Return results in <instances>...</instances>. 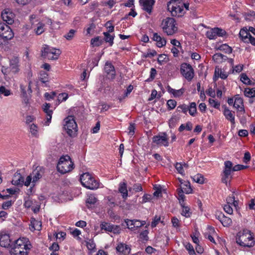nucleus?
Segmentation results:
<instances>
[{
    "mask_svg": "<svg viewBox=\"0 0 255 255\" xmlns=\"http://www.w3.org/2000/svg\"><path fill=\"white\" fill-rule=\"evenodd\" d=\"M236 239L237 243L242 247L251 248L255 245V241L251 231L247 229L238 232Z\"/></svg>",
    "mask_w": 255,
    "mask_h": 255,
    "instance_id": "obj_1",
    "label": "nucleus"
},
{
    "mask_svg": "<svg viewBox=\"0 0 255 255\" xmlns=\"http://www.w3.org/2000/svg\"><path fill=\"white\" fill-rule=\"evenodd\" d=\"M74 165L70 157L66 155L60 158L57 165V169L60 173L64 174L71 171L74 168Z\"/></svg>",
    "mask_w": 255,
    "mask_h": 255,
    "instance_id": "obj_2",
    "label": "nucleus"
},
{
    "mask_svg": "<svg viewBox=\"0 0 255 255\" xmlns=\"http://www.w3.org/2000/svg\"><path fill=\"white\" fill-rule=\"evenodd\" d=\"M80 181L83 186L91 190L96 189L99 186V182L88 172L81 175Z\"/></svg>",
    "mask_w": 255,
    "mask_h": 255,
    "instance_id": "obj_3",
    "label": "nucleus"
},
{
    "mask_svg": "<svg viewBox=\"0 0 255 255\" xmlns=\"http://www.w3.org/2000/svg\"><path fill=\"white\" fill-rule=\"evenodd\" d=\"M65 125L64 128L67 134L71 137H74L77 135V125L75 122L74 116H69L64 119Z\"/></svg>",
    "mask_w": 255,
    "mask_h": 255,
    "instance_id": "obj_4",
    "label": "nucleus"
},
{
    "mask_svg": "<svg viewBox=\"0 0 255 255\" xmlns=\"http://www.w3.org/2000/svg\"><path fill=\"white\" fill-rule=\"evenodd\" d=\"M175 19L172 17H167L163 21V31L166 32L168 35L173 34L177 30V27L175 26Z\"/></svg>",
    "mask_w": 255,
    "mask_h": 255,
    "instance_id": "obj_5",
    "label": "nucleus"
},
{
    "mask_svg": "<svg viewBox=\"0 0 255 255\" xmlns=\"http://www.w3.org/2000/svg\"><path fill=\"white\" fill-rule=\"evenodd\" d=\"M181 73L188 81H191L194 77V70L192 66L186 63L181 64L180 67Z\"/></svg>",
    "mask_w": 255,
    "mask_h": 255,
    "instance_id": "obj_6",
    "label": "nucleus"
},
{
    "mask_svg": "<svg viewBox=\"0 0 255 255\" xmlns=\"http://www.w3.org/2000/svg\"><path fill=\"white\" fill-rule=\"evenodd\" d=\"M171 4H173L171 7H170V9L168 10L171 13L172 16H182L185 12L183 8L182 4V1L181 3L178 2H172Z\"/></svg>",
    "mask_w": 255,
    "mask_h": 255,
    "instance_id": "obj_7",
    "label": "nucleus"
},
{
    "mask_svg": "<svg viewBox=\"0 0 255 255\" xmlns=\"http://www.w3.org/2000/svg\"><path fill=\"white\" fill-rule=\"evenodd\" d=\"M11 240L8 234L3 232L0 233V246L4 248H9L12 245Z\"/></svg>",
    "mask_w": 255,
    "mask_h": 255,
    "instance_id": "obj_8",
    "label": "nucleus"
},
{
    "mask_svg": "<svg viewBox=\"0 0 255 255\" xmlns=\"http://www.w3.org/2000/svg\"><path fill=\"white\" fill-rule=\"evenodd\" d=\"M1 17L7 24H11L14 22V14L9 9H6L1 12Z\"/></svg>",
    "mask_w": 255,
    "mask_h": 255,
    "instance_id": "obj_9",
    "label": "nucleus"
},
{
    "mask_svg": "<svg viewBox=\"0 0 255 255\" xmlns=\"http://www.w3.org/2000/svg\"><path fill=\"white\" fill-rule=\"evenodd\" d=\"M152 139L153 142L157 145H164L165 146L168 145V138L165 133H163L162 135L154 136Z\"/></svg>",
    "mask_w": 255,
    "mask_h": 255,
    "instance_id": "obj_10",
    "label": "nucleus"
},
{
    "mask_svg": "<svg viewBox=\"0 0 255 255\" xmlns=\"http://www.w3.org/2000/svg\"><path fill=\"white\" fill-rule=\"evenodd\" d=\"M44 168L41 166H37L35 170H34L31 174L32 176V183H35L38 179L42 178L44 172Z\"/></svg>",
    "mask_w": 255,
    "mask_h": 255,
    "instance_id": "obj_11",
    "label": "nucleus"
},
{
    "mask_svg": "<svg viewBox=\"0 0 255 255\" xmlns=\"http://www.w3.org/2000/svg\"><path fill=\"white\" fill-rule=\"evenodd\" d=\"M154 2V0H139L140 4L143 6L142 9L149 14H150L152 12Z\"/></svg>",
    "mask_w": 255,
    "mask_h": 255,
    "instance_id": "obj_12",
    "label": "nucleus"
},
{
    "mask_svg": "<svg viewBox=\"0 0 255 255\" xmlns=\"http://www.w3.org/2000/svg\"><path fill=\"white\" fill-rule=\"evenodd\" d=\"M26 238H22V239H19L16 240H15L12 242V244L16 246V247H19L20 248H22L23 249H25V251L29 250L31 247V244H26L27 242Z\"/></svg>",
    "mask_w": 255,
    "mask_h": 255,
    "instance_id": "obj_13",
    "label": "nucleus"
},
{
    "mask_svg": "<svg viewBox=\"0 0 255 255\" xmlns=\"http://www.w3.org/2000/svg\"><path fill=\"white\" fill-rule=\"evenodd\" d=\"M11 255H27V252L25 249L19 247H16L12 244L9 248Z\"/></svg>",
    "mask_w": 255,
    "mask_h": 255,
    "instance_id": "obj_14",
    "label": "nucleus"
},
{
    "mask_svg": "<svg viewBox=\"0 0 255 255\" xmlns=\"http://www.w3.org/2000/svg\"><path fill=\"white\" fill-rule=\"evenodd\" d=\"M105 72L111 76V79H114L116 76L115 67L111 62L107 61L105 65Z\"/></svg>",
    "mask_w": 255,
    "mask_h": 255,
    "instance_id": "obj_15",
    "label": "nucleus"
},
{
    "mask_svg": "<svg viewBox=\"0 0 255 255\" xmlns=\"http://www.w3.org/2000/svg\"><path fill=\"white\" fill-rule=\"evenodd\" d=\"M23 183L24 177L19 173H15L11 183L14 185L22 186Z\"/></svg>",
    "mask_w": 255,
    "mask_h": 255,
    "instance_id": "obj_16",
    "label": "nucleus"
},
{
    "mask_svg": "<svg viewBox=\"0 0 255 255\" xmlns=\"http://www.w3.org/2000/svg\"><path fill=\"white\" fill-rule=\"evenodd\" d=\"M234 107L236 108L239 111L245 113V110L244 107L243 100L242 98L239 97V95H236V97L234 103Z\"/></svg>",
    "mask_w": 255,
    "mask_h": 255,
    "instance_id": "obj_17",
    "label": "nucleus"
},
{
    "mask_svg": "<svg viewBox=\"0 0 255 255\" xmlns=\"http://www.w3.org/2000/svg\"><path fill=\"white\" fill-rule=\"evenodd\" d=\"M117 252L121 254L122 255H127L129 254L130 248L129 247L124 244H120L117 248Z\"/></svg>",
    "mask_w": 255,
    "mask_h": 255,
    "instance_id": "obj_18",
    "label": "nucleus"
},
{
    "mask_svg": "<svg viewBox=\"0 0 255 255\" xmlns=\"http://www.w3.org/2000/svg\"><path fill=\"white\" fill-rule=\"evenodd\" d=\"M13 36L14 33L10 27L7 30H4L3 32L0 33V37L4 41L10 40L13 37Z\"/></svg>",
    "mask_w": 255,
    "mask_h": 255,
    "instance_id": "obj_19",
    "label": "nucleus"
},
{
    "mask_svg": "<svg viewBox=\"0 0 255 255\" xmlns=\"http://www.w3.org/2000/svg\"><path fill=\"white\" fill-rule=\"evenodd\" d=\"M152 39L157 42L156 45L158 47H162L166 45V39L158 35L157 33H154L153 34Z\"/></svg>",
    "mask_w": 255,
    "mask_h": 255,
    "instance_id": "obj_20",
    "label": "nucleus"
},
{
    "mask_svg": "<svg viewBox=\"0 0 255 255\" xmlns=\"http://www.w3.org/2000/svg\"><path fill=\"white\" fill-rule=\"evenodd\" d=\"M223 114L226 119L230 121L232 125H234L235 124V116L233 115L232 111L228 108H225L223 111Z\"/></svg>",
    "mask_w": 255,
    "mask_h": 255,
    "instance_id": "obj_21",
    "label": "nucleus"
},
{
    "mask_svg": "<svg viewBox=\"0 0 255 255\" xmlns=\"http://www.w3.org/2000/svg\"><path fill=\"white\" fill-rule=\"evenodd\" d=\"M250 35L251 34L250 33L249 29L247 27H244L242 28L239 33L240 37L245 43L247 42V40L249 37H250Z\"/></svg>",
    "mask_w": 255,
    "mask_h": 255,
    "instance_id": "obj_22",
    "label": "nucleus"
},
{
    "mask_svg": "<svg viewBox=\"0 0 255 255\" xmlns=\"http://www.w3.org/2000/svg\"><path fill=\"white\" fill-rule=\"evenodd\" d=\"M41 229V222L36 220L34 218H32L31 220V224L30 225V229L31 231L38 230L40 231Z\"/></svg>",
    "mask_w": 255,
    "mask_h": 255,
    "instance_id": "obj_23",
    "label": "nucleus"
},
{
    "mask_svg": "<svg viewBox=\"0 0 255 255\" xmlns=\"http://www.w3.org/2000/svg\"><path fill=\"white\" fill-rule=\"evenodd\" d=\"M52 51L54 50V48L51 47L47 45H45L44 47H43L41 49V57L43 58H46V56L47 55L51 54V53H52Z\"/></svg>",
    "mask_w": 255,
    "mask_h": 255,
    "instance_id": "obj_24",
    "label": "nucleus"
},
{
    "mask_svg": "<svg viewBox=\"0 0 255 255\" xmlns=\"http://www.w3.org/2000/svg\"><path fill=\"white\" fill-rule=\"evenodd\" d=\"M119 191L122 194L124 199H126L128 196V190L127 184L125 182L121 183L119 185Z\"/></svg>",
    "mask_w": 255,
    "mask_h": 255,
    "instance_id": "obj_25",
    "label": "nucleus"
},
{
    "mask_svg": "<svg viewBox=\"0 0 255 255\" xmlns=\"http://www.w3.org/2000/svg\"><path fill=\"white\" fill-rule=\"evenodd\" d=\"M225 168L223 171V173L226 175H230L233 168V163L230 161H226L224 163Z\"/></svg>",
    "mask_w": 255,
    "mask_h": 255,
    "instance_id": "obj_26",
    "label": "nucleus"
},
{
    "mask_svg": "<svg viewBox=\"0 0 255 255\" xmlns=\"http://www.w3.org/2000/svg\"><path fill=\"white\" fill-rule=\"evenodd\" d=\"M97 201V199L94 195L91 194L87 199L86 203L88 208H90L92 205H94Z\"/></svg>",
    "mask_w": 255,
    "mask_h": 255,
    "instance_id": "obj_27",
    "label": "nucleus"
},
{
    "mask_svg": "<svg viewBox=\"0 0 255 255\" xmlns=\"http://www.w3.org/2000/svg\"><path fill=\"white\" fill-rule=\"evenodd\" d=\"M18 60L16 58L11 59L10 61V66L12 72L16 73L18 72L19 69L18 68Z\"/></svg>",
    "mask_w": 255,
    "mask_h": 255,
    "instance_id": "obj_28",
    "label": "nucleus"
},
{
    "mask_svg": "<svg viewBox=\"0 0 255 255\" xmlns=\"http://www.w3.org/2000/svg\"><path fill=\"white\" fill-rule=\"evenodd\" d=\"M103 34L105 36L104 40L106 42H108L109 43L110 46H112L114 44V39L115 36L112 35L109 32H104Z\"/></svg>",
    "mask_w": 255,
    "mask_h": 255,
    "instance_id": "obj_29",
    "label": "nucleus"
},
{
    "mask_svg": "<svg viewBox=\"0 0 255 255\" xmlns=\"http://www.w3.org/2000/svg\"><path fill=\"white\" fill-rule=\"evenodd\" d=\"M244 95L248 97L253 98L255 97V88H246L244 91Z\"/></svg>",
    "mask_w": 255,
    "mask_h": 255,
    "instance_id": "obj_30",
    "label": "nucleus"
},
{
    "mask_svg": "<svg viewBox=\"0 0 255 255\" xmlns=\"http://www.w3.org/2000/svg\"><path fill=\"white\" fill-rule=\"evenodd\" d=\"M241 81L243 82L244 84L248 85H253L252 82L249 78L248 76L246 73H242L241 74Z\"/></svg>",
    "mask_w": 255,
    "mask_h": 255,
    "instance_id": "obj_31",
    "label": "nucleus"
},
{
    "mask_svg": "<svg viewBox=\"0 0 255 255\" xmlns=\"http://www.w3.org/2000/svg\"><path fill=\"white\" fill-rule=\"evenodd\" d=\"M103 43V40L102 39H100L99 36H97L95 37L94 38H92L91 40V44L92 45L93 47L94 46H99L102 45Z\"/></svg>",
    "mask_w": 255,
    "mask_h": 255,
    "instance_id": "obj_32",
    "label": "nucleus"
},
{
    "mask_svg": "<svg viewBox=\"0 0 255 255\" xmlns=\"http://www.w3.org/2000/svg\"><path fill=\"white\" fill-rule=\"evenodd\" d=\"M51 107L50 104L45 103L43 105L42 109L44 113L46 114V116H50V115H52L53 111L52 110L50 109Z\"/></svg>",
    "mask_w": 255,
    "mask_h": 255,
    "instance_id": "obj_33",
    "label": "nucleus"
},
{
    "mask_svg": "<svg viewBox=\"0 0 255 255\" xmlns=\"http://www.w3.org/2000/svg\"><path fill=\"white\" fill-rule=\"evenodd\" d=\"M112 225L110 223L106 222H103L100 225V227L102 230H105L106 232H111L112 230Z\"/></svg>",
    "mask_w": 255,
    "mask_h": 255,
    "instance_id": "obj_34",
    "label": "nucleus"
},
{
    "mask_svg": "<svg viewBox=\"0 0 255 255\" xmlns=\"http://www.w3.org/2000/svg\"><path fill=\"white\" fill-rule=\"evenodd\" d=\"M189 113L192 116H194L195 114L196 113L197 109H196V104L195 102H192L190 103V106H189Z\"/></svg>",
    "mask_w": 255,
    "mask_h": 255,
    "instance_id": "obj_35",
    "label": "nucleus"
},
{
    "mask_svg": "<svg viewBox=\"0 0 255 255\" xmlns=\"http://www.w3.org/2000/svg\"><path fill=\"white\" fill-rule=\"evenodd\" d=\"M218 49L224 51L225 53L230 54L232 52V48L227 44H224L221 45Z\"/></svg>",
    "mask_w": 255,
    "mask_h": 255,
    "instance_id": "obj_36",
    "label": "nucleus"
},
{
    "mask_svg": "<svg viewBox=\"0 0 255 255\" xmlns=\"http://www.w3.org/2000/svg\"><path fill=\"white\" fill-rule=\"evenodd\" d=\"M145 224V221H140L137 220H134L133 226L130 227V230H133L135 228H138Z\"/></svg>",
    "mask_w": 255,
    "mask_h": 255,
    "instance_id": "obj_37",
    "label": "nucleus"
},
{
    "mask_svg": "<svg viewBox=\"0 0 255 255\" xmlns=\"http://www.w3.org/2000/svg\"><path fill=\"white\" fill-rule=\"evenodd\" d=\"M221 223L224 227H229L231 225L232 221L231 218L227 217L224 215Z\"/></svg>",
    "mask_w": 255,
    "mask_h": 255,
    "instance_id": "obj_38",
    "label": "nucleus"
},
{
    "mask_svg": "<svg viewBox=\"0 0 255 255\" xmlns=\"http://www.w3.org/2000/svg\"><path fill=\"white\" fill-rule=\"evenodd\" d=\"M183 186H185V187H181L183 190V192L186 194H189L192 192V189L190 186V183L189 181H186L184 184Z\"/></svg>",
    "mask_w": 255,
    "mask_h": 255,
    "instance_id": "obj_39",
    "label": "nucleus"
},
{
    "mask_svg": "<svg viewBox=\"0 0 255 255\" xmlns=\"http://www.w3.org/2000/svg\"><path fill=\"white\" fill-rule=\"evenodd\" d=\"M44 24L42 23L39 22L38 23L37 28L34 29L37 35H40L44 31Z\"/></svg>",
    "mask_w": 255,
    "mask_h": 255,
    "instance_id": "obj_40",
    "label": "nucleus"
},
{
    "mask_svg": "<svg viewBox=\"0 0 255 255\" xmlns=\"http://www.w3.org/2000/svg\"><path fill=\"white\" fill-rule=\"evenodd\" d=\"M86 245L89 250H93L95 249L96 245L94 242L93 240L88 239L87 241H85Z\"/></svg>",
    "mask_w": 255,
    "mask_h": 255,
    "instance_id": "obj_41",
    "label": "nucleus"
},
{
    "mask_svg": "<svg viewBox=\"0 0 255 255\" xmlns=\"http://www.w3.org/2000/svg\"><path fill=\"white\" fill-rule=\"evenodd\" d=\"M223 54L220 53L215 54L213 57V60L216 63H222Z\"/></svg>",
    "mask_w": 255,
    "mask_h": 255,
    "instance_id": "obj_42",
    "label": "nucleus"
},
{
    "mask_svg": "<svg viewBox=\"0 0 255 255\" xmlns=\"http://www.w3.org/2000/svg\"><path fill=\"white\" fill-rule=\"evenodd\" d=\"M0 94L3 95L4 96H8L12 94L10 91L6 89L4 86H0Z\"/></svg>",
    "mask_w": 255,
    "mask_h": 255,
    "instance_id": "obj_43",
    "label": "nucleus"
},
{
    "mask_svg": "<svg viewBox=\"0 0 255 255\" xmlns=\"http://www.w3.org/2000/svg\"><path fill=\"white\" fill-rule=\"evenodd\" d=\"M194 181L199 184H203L204 183V177L201 174H197L192 177Z\"/></svg>",
    "mask_w": 255,
    "mask_h": 255,
    "instance_id": "obj_44",
    "label": "nucleus"
},
{
    "mask_svg": "<svg viewBox=\"0 0 255 255\" xmlns=\"http://www.w3.org/2000/svg\"><path fill=\"white\" fill-rule=\"evenodd\" d=\"M106 199L108 201L107 202V204L111 208H113V207L116 206V204L115 203L114 199L111 196H108L106 197Z\"/></svg>",
    "mask_w": 255,
    "mask_h": 255,
    "instance_id": "obj_45",
    "label": "nucleus"
},
{
    "mask_svg": "<svg viewBox=\"0 0 255 255\" xmlns=\"http://www.w3.org/2000/svg\"><path fill=\"white\" fill-rule=\"evenodd\" d=\"M189 106L185 104H182L178 106L177 108V110L178 112H182L183 113L186 114L188 110Z\"/></svg>",
    "mask_w": 255,
    "mask_h": 255,
    "instance_id": "obj_46",
    "label": "nucleus"
},
{
    "mask_svg": "<svg viewBox=\"0 0 255 255\" xmlns=\"http://www.w3.org/2000/svg\"><path fill=\"white\" fill-rule=\"evenodd\" d=\"M76 30L74 29H71L70 31L65 34L64 37L68 40H71L73 39Z\"/></svg>",
    "mask_w": 255,
    "mask_h": 255,
    "instance_id": "obj_47",
    "label": "nucleus"
},
{
    "mask_svg": "<svg viewBox=\"0 0 255 255\" xmlns=\"http://www.w3.org/2000/svg\"><path fill=\"white\" fill-rule=\"evenodd\" d=\"M191 213L190 212V208L188 206H186L182 208L181 215L186 218L190 217Z\"/></svg>",
    "mask_w": 255,
    "mask_h": 255,
    "instance_id": "obj_48",
    "label": "nucleus"
},
{
    "mask_svg": "<svg viewBox=\"0 0 255 255\" xmlns=\"http://www.w3.org/2000/svg\"><path fill=\"white\" fill-rule=\"evenodd\" d=\"M186 249L188 251L190 255H195V252L192 245L190 243H187L185 245Z\"/></svg>",
    "mask_w": 255,
    "mask_h": 255,
    "instance_id": "obj_49",
    "label": "nucleus"
},
{
    "mask_svg": "<svg viewBox=\"0 0 255 255\" xmlns=\"http://www.w3.org/2000/svg\"><path fill=\"white\" fill-rule=\"evenodd\" d=\"M215 28L212 29L210 31H207L206 33V35L208 38H209L210 39H215L217 37L215 31Z\"/></svg>",
    "mask_w": 255,
    "mask_h": 255,
    "instance_id": "obj_50",
    "label": "nucleus"
},
{
    "mask_svg": "<svg viewBox=\"0 0 255 255\" xmlns=\"http://www.w3.org/2000/svg\"><path fill=\"white\" fill-rule=\"evenodd\" d=\"M175 167L177 170L178 172L182 175L184 174V169L182 164L181 163L177 162L175 164Z\"/></svg>",
    "mask_w": 255,
    "mask_h": 255,
    "instance_id": "obj_51",
    "label": "nucleus"
},
{
    "mask_svg": "<svg viewBox=\"0 0 255 255\" xmlns=\"http://www.w3.org/2000/svg\"><path fill=\"white\" fill-rule=\"evenodd\" d=\"M176 102L174 100H169L167 102L168 108L170 110H172L175 108L176 106Z\"/></svg>",
    "mask_w": 255,
    "mask_h": 255,
    "instance_id": "obj_52",
    "label": "nucleus"
},
{
    "mask_svg": "<svg viewBox=\"0 0 255 255\" xmlns=\"http://www.w3.org/2000/svg\"><path fill=\"white\" fill-rule=\"evenodd\" d=\"M185 92L184 88H181L179 90H174L173 95L174 97H179L183 95Z\"/></svg>",
    "mask_w": 255,
    "mask_h": 255,
    "instance_id": "obj_53",
    "label": "nucleus"
},
{
    "mask_svg": "<svg viewBox=\"0 0 255 255\" xmlns=\"http://www.w3.org/2000/svg\"><path fill=\"white\" fill-rule=\"evenodd\" d=\"M215 30L217 36H223L226 34L225 30L218 27L215 28Z\"/></svg>",
    "mask_w": 255,
    "mask_h": 255,
    "instance_id": "obj_54",
    "label": "nucleus"
},
{
    "mask_svg": "<svg viewBox=\"0 0 255 255\" xmlns=\"http://www.w3.org/2000/svg\"><path fill=\"white\" fill-rule=\"evenodd\" d=\"M157 74L156 69L154 68H152L150 70V77L146 80L147 81H151L153 80Z\"/></svg>",
    "mask_w": 255,
    "mask_h": 255,
    "instance_id": "obj_55",
    "label": "nucleus"
},
{
    "mask_svg": "<svg viewBox=\"0 0 255 255\" xmlns=\"http://www.w3.org/2000/svg\"><path fill=\"white\" fill-rule=\"evenodd\" d=\"M37 128V127L35 125L33 124L31 125L30 127V131L32 135L36 136L38 132Z\"/></svg>",
    "mask_w": 255,
    "mask_h": 255,
    "instance_id": "obj_56",
    "label": "nucleus"
},
{
    "mask_svg": "<svg viewBox=\"0 0 255 255\" xmlns=\"http://www.w3.org/2000/svg\"><path fill=\"white\" fill-rule=\"evenodd\" d=\"M68 94L65 93L59 94L58 96V100L59 101V103L66 101L68 98Z\"/></svg>",
    "mask_w": 255,
    "mask_h": 255,
    "instance_id": "obj_57",
    "label": "nucleus"
},
{
    "mask_svg": "<svg viewBox=\"0 0 255 255\" xmlns=\"http://www.w3.org/2000/svg\"><path fill=\"white\" fill-rule=\"evenodd\" d=\"M135 129V124L134 123H130L128 128L129 130L128 134L133 135L134 133V130Z\"/></svg>",
    "mask_w": 255,
    "mask_h": 255,
    "instance_id": "obj_58",
    "label": "nucleus"
},
{
    "mask_svg": "<svg viewBox=\"0 0 255 255\" xmlns=\"http://www.w3.org/2000/svg\"><path fill=\"white\" fill-rule=\"evenodd\" d=\"M125 224H122L123 226H126L128 228L130 229V227H132L133 226L134 220H131L129 219L125 220Z\"/></svg>",
    "mask_w": 255,
    "mask_h": 255,
    "instance_id": "obj_59",
    "label": "nucleus"
},
{
    "mask_svg": "<svg viewBox=\"0 0 255 255\" xmlns=\"http://www.w3.org/2000/svg\"><path fill=\"white\" fill-rule=\"evenodd\" d=\"M224 211L229 214H233V209L231 207V205L230 204H226L224 206Z\"/></svg>",
    "mask_w": 255,
    "mask_h": 255,
    "instance_id": "obj_60",
    "label": "nucleus"
},
{
    "mask_svg": "<svg viewBox=\"0 0 255 255\" xmlns=\"http://www.w3.org/2000/svg\"><path fill=\"white\" fill-rule=\"evenodd\" d=\"M248 167V166H245L243 165L238 164L233 167L232 171H239L241 170L246 169Z\"/></svg>",
    "mask_w": 255,
    "mask_h": 255,
    "instance_id": "obj_61",
    "label": "nucleus"
},
{
    "mask_svg": "<svg viewBox=\"0 0 255 255\" xmlns=\"http://www.w3.org/2000/svg\"><path fill=\"white\" fill-rule=\"evenodd\" d=\"M235 192H233L232 194V195L231 196H229V197H228L226 199V201H227V204H230V205H232V203L234 201V200L235 199Z\"/></svg>",
    "mask_w": 255,
    "mask_h": 255,
    "instance_id": "obj_62",
    "label": "nucleus"
},
{
    "mask_svg": "<svg viewBox=\"0 0 255 255\" xmlns=\"http://www.w3.org/2000/svg\"><path fill=\"white\" fill-rule=\"evenodd\" d=\"M160 220V217H158L157 216H155L153 220L152 221L151 223V227L153 228L156 226V225L159 223V221Z\"/></svg>",
    "mask_w": 255,
    "mask_h": 255,
    "instance_id": "obj_63",
    "label": "nucleus"
},
{
    "mask_svg": "<svg viewBox=\"0 0 255 255\" xmlns=\"http://www.w3.org/2000/svg\"><path fill=\"white\" fill-rule=\"evenodd\" d=\"M48 75L45 72H43V73L41 74V76L40 77V80L43 83H45L48 82Z\"/></svg>",
    "mask_w": 255,
    "mask_h": 255,
    "instance_id": "obj_64",
    "label": "nucleus"
}]
</instances>
